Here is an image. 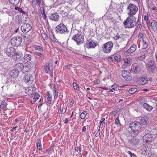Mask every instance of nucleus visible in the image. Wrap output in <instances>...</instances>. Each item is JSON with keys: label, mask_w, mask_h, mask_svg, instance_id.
I'll use <instances>...</instances> for the list:
<instances>
[{"label": "nucleus", "mask_w": 157, "mask_h": 157, "mask_svg": "<svg viewBox=\"0 0 157 157\" xmlns=\"http://www.w3.org/2000/svg\"><path fill=\"white\" fill-rule=\"evenodd\" d=\"M144 147L145 148H143L141 150L142 153L144 155H146L148 153L149 151V148H148L147 146H146L145 145L144 146Z\"/></svg>", "instance_id": "31"}, {"label": "nucleus", "mask_w": 157, "mask_h": 157, "mask_svg": "<svg viewBox=\"0 0 157 157\" xmlns=\"http://www.w3.org/2000/svg\"><path fill=\"white\" fill-rule=\"evenodd\" d=\"M36 90V88L34 86L29 87H27L25 90V93L28 94H32L33 92Z\"/></svg>", "instance_id": "24"}, {"label": "nucleus", "mask_w": 157, "mask_h": 157, "mask_svg": "<svg viewBox=\"0 0 157 157\" xmlns=\"http://www.w3.org/2000/svg\"><path fill=\"white\" fill-rule=\"evenodd\" d=\"M148 80L145 78L144 76H142L140 79L139 82L141 85H144L146 84L148 82Z\"/></svg>", "instance_id": "27"}, {"label": "nucleus", "mask_w": 157, "mask_h": 157, "mask_svg": "<svg viewBox=\"0 0 157 157\" xmlns=\"http://www.w3.org/2000/svg\"><path fill=\"white\" fill-rule=\"evenodd\" d=\"M24 66L22 63H19L15 65V70L11 72L9 75V78L11 79V81H13L15 78L18 75V73L20 72L24 69Z\"/></svg>", "instance_id": "2"}, {"label": "nucleus", "mask_w": 157, "mask_h": 157, "mask_svg": "<svg viewBox=\"0 0 157 157\" xmlns=\"http://www.w3.org/2000/svg\"><path fill=\"white\" fill-rule=\"evenodd\" d=\"M15 9L16 10L20 12L23 13H25V12L23 11L21 8H20L17 6H16Z\"/></svg>", "instance_id": "43"}, {"label": "nucleus", "mask_w": 157, "mask_h": 157, "mask_svg": "<svg viewBox=\"0 0 157 157\" xmlns=\"http://www.w3.org/2000/svg\"><path fill=\"white\" fill-rule=\"evenodd\" d=\"M56 32L58 33L65 34L68 33L69 30L63 23H60L56 28Z\"/></svg>", "instance_id": "4"}, {"label": "nucleus", "mask_w": 157, "mask_h": 157, "mask_svg": "<svg viewBox=\"0 0 157 157\" xmlns=\"http://www.w3.org/2000/svg\"><path fill=\"white\" fill-rule=\"evenodd\" d=\"M136 47L137 46L136 44L132 45L129 49L125 51L124 54L127 56L129 55L131 53L135 52Z\"/></svg>", "instance_id": "19"}, {"label": "nucleus", "mask_w": 157, "mask_h": 157, "mask_svg": "<svg viewBox=\"0 0 157 157\" xmlns=\"http://www.w3.org/2000/svg\"><path fill=\"white\" fill-rule=\"evenodd\" d=\"M149 157H157V155L155 154H151L149 155Z\"/></svg>", "instance_id": "55"}, {"label": "nucleus", "mask_w": 157, "mask_h": 157, "mask_svg": "<svg viewBox=\"0 0 157 157\" xmlns=\"http://www.w3.org/2000/svg\"><path fill=\"white\" fill-rule=\"evenodd\" d=\"M105 118H104L101 119L100 122V127L102 124V127H105L106 125V124L105 122Z\"/></svg>", "instance_id": "39"}, {"label": "nucleus", "mask_w": 157, "mask_h": 157, "mask_svg": "<svg viewBox=\"0 0 157 157\" xmlns=\"http://www.w3.org/2000/svg\"><path fill=\"white\" fill-rule=\"evenodd\" d=\"M127 152L130 155L131 157H136V156L135 154L132 153L130 151H128Z\"/></svg>", "instance_id": "46"}, {"label": "nucleus", "mask_w": 157, "mask_h": 157, "mask_svg": "<svg viewBox=\"0 0 157 157\" xmlns=\"http://www.w3.org/2000/svg\"><path fill=\"white\" fill-rule=\"evenodd\" d=\"M72 39L76 42L78 45L82 43L84 41V36L78 33L76 34H74Z\"/></svg>", "instance_id": "7"}, {"label": "nucleus", "mask_w": 157, "mask_h": 157, "mask_svg": "<svg viewBox=\"0 0 157 157\" xmlns=\"http://www.w3.org/2000/svg\"><path fill=\"white\" fill-rule=\"evenodd\" d=\"M35 55L39 56L40 58H42L44 57V56L40 52H34Z\"/></svg>", "instance_id": "40"}, {"label": "nucleus", "mask_w": 157, "mask_h": 157, "mask_svg": "<svg viewBox=\"0 0 157 157\" xmlns=\"http://www.w3.org/2000/svg\"><path fill=\"white\" fill-rule=\"evenodd\" d=\"M79 150V151L80 150H79V148L78 147H76L75 148V151H77V152H78V150Z\"/></svg>", "instance_id": "60"}, {"label": "nucleus", "mask_w": 157, "mask_h": 157, "mask_svg": "<svg viewBox=\"0 0 157 157\" xmlns=\"http://www.w3.org/2000/svg\"><path fill=\"white\" fill-rule=\"evenodd\" d=\"M41 15H42V16L43 18L44 19H46V16L44 10L42 11V12H41Z\"/></svg>", "instance_id": "50"}, {"label": "nucleus", "mask_w": 157, "mask_h": 157, "mask_svg": "<svg viewBox=\"0 0 157 157\" xmlns=\"http://www.w3.org/2000/svg\"><path fill=\"white\" fill-rule=\"evenodd\" d=\"M147 24L149 28L150 27L154 32H157V24L155 20L151 19Z\"/></svg>", "instance_id": "14"}, {"label": "nucleus", "mask_w": 157, "mask_h": 157, "mask_svg": "<svg viewBox=\"0 0 157 157\" xmlns=\"http://www.w3.org/2000/svg\"><path fill=\"white\" fill-rule=\"evenodd\" d=\"M24 69L23 70H24L25 71L28 72L30 70V69L29 67L27 66H24Z\"/></svg>", "instance_id": "49"}, {"label": "nucleus", "mask_w": 157, "mask_h": 157, "mask_svg": "<svg viewBox=\"0 0 157 157\" xmlns=\"http://www.w3.org/2000/svg\"><path fill=\"white\" fill-rule=\"evenodd\" d=\"M24 80L25 83L28 85L31 84L34 81V78L30 74H27L24 78Z\"/></svg>", "instance_id": "16"}, {"label": "nucleus", "mask_w": 157, "mask_h": 157, "mask_svg": "<svg viewBox=\"0 0 157 157\" xmlns=\"http://www.w3.org/2000/svg\"><path fill=\"white\" fill-rule=\"evenodd\" d=\"M124 63L122 65V67L123 69L127 67L128 65L131 64V62L130 59L128 58H125L124 59Z\"/></svg>", "instance_id": "25"}, {"label": "nucleus", "mask_w": 157, "mask_h": 157, "mask_svg": "<svg viewBox=\"0 0 157 157\" xmlns=\"http://www.w3.org/2000/svg\"><path fill=\"white\" fill-rule=\"evenodd\" d=\"M69 119V118H67L66 119V121L65 122H64V124H67V122L68 121V119Z\"/></svg>", "instance_id": "61"}, {"label": "nucleus", "mask_w": 157, "mask_h": 157, "mask_svg": "<svg viewBox=\"0 0 157 157\" xmlns=\"http://www.w3.org/2000/svg\"><path fill=\"white\" fill-rule=\"evenodd\" d=\"M59 16L57 12L51 13L49 16L50 19L52 21L57 22L59 19Z\"/></svg>", "instance_id": "18"}, {"label": "nucleus", "mask_w": 157, "mask_h": 157, "mask_svg": "<svg viewBox=\"0 0 157 157\" xmlns=\"http://www.w3.org/2000/svg\"><path fill=\"white\" fill-rule=\"evenodd\" d=\"M155 68V61L153 60H150L147 64V69L149 72H153Z\"/></svg>", "instance_id": "11"}, {"label": "nucleus", "mask_w": 157, "mask_h": 157, "mask_svg": "<svg viewBox=\"0 0 157 157\" xmlns=\"http://www.w3.org/2000/svg\"><path fill=\"white\" fill-rule=\"evenodd\" d=\"M39 97L40 96L39 94H35L33 98V100L36 102L38 99Z\"/></svg>", "instance_id": "45"}, {"label": "nucleus", "mask_w": 157, "mask_h": 157, "mask_svg": "<svg viewBox=\"0 0 157 157\" xmlns=\"http://www.w3.org/2000/svg\"><path fill=\"white\" fill-rule=\"evenodd\" d=\"M66 109L65 108H63L62 109V114H64L65 113L66 111Z\"/></svg>", "instance_id": "54"}, {"label": "nucleus", "mask_w": 157, "mask_h": 157, "mask_svg": "<svg viewBox=\"0 0 157 157\" xmlns=\"http://www.w3.org/2000/svg\"><path fill=\"white\" fill-rule=\"evenodd\" d=\"M137 91V89L136 88H131L128 91L129 93L130 94H132Z\"/></svg>", "instance_id": "41"}, {"label": "nucleus", "mask_w": 157, "mask_h": 157, "mask_svg": "<svg viewBox=\"0 0 157 157\" xmlns=\"http://www.w3.org/2000/svg\"><path fill=\"white\" fill-rule=\"evenodd\" d=\"M34 47L35 50L39 51L40 52L43 51V48L40 46L35 45H34Z\"/></svg>", "instance_id": "38"}, {"label": "nucleus", "mask_w": 157, "mask_h": 157, "mask_svg": "<svg viewBox=\"0 0 157 157\" xmlns=\"http://www.w3.org/2000/svg\"><path fill=\"white\" fill-rule=\"evenodd\" d=\"M7 103L5 101H2L0 105V109H3L5 108L7 106Z\"/></svg>", "instance_id": "36"}, {"label": "nucleus", "mask_w": 157, "mask_h": 157, "mask_svg": "<svg viewBox=\"0 0 157 157\" xmlns=\"http://www.w3.org/2000/svg\"><path fill=\"white\" fill-rule=\"evenodd\" d=\"M145 55H143L141 57H139V58L140 59H144L145 58Z\"/></svg>", "instance_id": "59"}, {"label": "nucleus", "mask_w": 157, "mask_h": 157, "mask_svg": "<svg viewBox=\"0 0 157 157\" xmlns=\"http://www.w3.org/2000/svg\"><path fill=\"white\" fill-rule=\"evenodd\" d=\"M73 88L75 90H79V87L76 83L74 82L73 83Z\"/></svg>", "instance_id": "44"}, {"label": "nucleus", "mask_w": 157, "mask_h": 157, "mask_svg": "<svg viewBox=\"0 0 157 157\" xmlns=\"http://www.w3.org/2000/svg\"><path fill=\"white\" fill-rule=\"evenodd\" d=\"M141 123L144 125H146L149 122V119L148 117L146 116L142 117L140 120Z\"/></svg>", "instance_id": "23"}, {"label": "nucleus", "mask_w": 157, "mask_h": 157, "mask_svg": "<svg viewBox=\"0 0 157 157\" xmlns=\"http://www.w3.org/2000/svg\"><path fill=\"white\" fill-rule=\"evenodd\" d=\"M22 57V55L21 53H18L14 57V59L15 60H21Z\"/></svg>", "instance_id": "33"}, {"label": "nucleus", "mask_w": 157, "mask_h": 157, "mask_svg": "<svg viewBox=\"0 0 157 157\" xmlns=\"http://www.w3.org/2000/svg\"><path fill=\"white\" fill-rule=\"evenodd\" d=\"M36 146L37 149L40 151L42 149V146L41 144V142L40 139H38L36 142Z\"/></svg>", "instance_id": "30"}, {"label": "nucleus", "mask_w": 157, "mask_h": 157, "mask_svg": "<svg viewBox=\"0 0 157 157\" xmlns=\"http://www.w3.org/2000/svg\"><path fill=\"white\" fill-rule=\"evenodd\" d=\"M98 44V42L91 39L88 40L86 42V45L88 49L95 48Z\"/></svg>", "instance_id": "9"}, {"label": "nucleus", "mask_w": 157, "mask_h": 157, "mask_svg": "<svg viewBox=\"0 0 157 157\" xmlns=\"http://www.w3.org/2000/svg\"><path fill=\"white\" fill-rule=\"evenodd\" d=\"M153 137L151 134H147L143 137V141L144 142L148 143L150 142L151 140V138Z\"/></svg>", "instance_id": "20"}, {"label": "nucleus", "mask_w": 157, "mask_h": 157, "mask_svg": "<svg viewBox=\"0 0 157 157\" xmlns=\"http://www.w3.org/2000/svg\"><path fill=\"white\" fill-rule=\"evenodd\" d=\"M100 82V81L98 79H96V80L95 81L94 83L96 85L98 84Z\"/></svg>", "instance_id": "56"}, {"label": "nucleus", "mask_w": 157, "mask_h": 157, "mask_svg": "<svg viewBox=\"0 0 157 157\" xmlns=\"http://www.w3.org/2000/svg\"><path fill=\"white\" fill-rule=\"evenodd\" d=\"M88 112L86 111H84L82 112L80 115L79 117L82 119H84L86 116L88 114Z\"/></svg>", "instance_id": "34"}, {"label": "nucleus", "mask_w": 157, "mask_h": 157, "mask_svg": "<svg viewBox=\"0 0 157 157\" xmlns=\"http://www.w3.org/2000/svg\"><path fill=\"white\" fill-rule=\"evenodd\" d=\"M51 89L52 90L53 92L56 93V92L57 91L56 87V85L53 83L51 84Z\"/></svg>", "instance_id": "42"}, {"label": "nucleus", "mask_w": 157, "mask_h": 157, "mask_svg": "<svg viewBox=\"0 0 157 157\" xmlns=\"http://www.w3.org/2000/svg\"><path fill=\"white\" fill-rule=\"evenodd\" d=\"M143 107L149 112L151 111L153 109V107L147 103H144L143 104Z\"/></svg>", "instance_id": "26"}, {"label": "nucleus", "mask_w": 157, "mask_h": 157, "mask_svg": "<svg viewBox=\"0 0 157 157\" xmlns=\"http://www.w3.org/2000/svg\"><path fill=\"white\" fill-rule=\"evenodd\" d=\"M121 75L126 81H130L132 79L131 74L127 71L123 70Z\"/></svg>", "instance_id": "15"}, {"label": "nucleus", "mask_w": 157, "mask_h": 157, "mask_svg": "<svg viewBox=\"0 0 157 157\" xmlns=\"http://www.w3.org/2000/svg\"><path fill=\"white\" fill-rule=\"evenodd\" d=\"M32 59V56L31 52L25 53L24 56V60L25 62H29Z\"/></svg>", "instance_id": "22"}, {"label": "nucleus", "mask_w": 157, "mask_h": 157, "mask_svg": "<svg viewBox=\"0 0 157 157\" xmlns=\"http://www.w3.org/2000/svg\"><path fill=\"white\" fill-rule=\"evenodd\" d=\"M50 92L49 91H47L48 97L46 100V101L48 104L51 103L52 99V95L50 93Z\"/></svg>", "instance_id": "28"}, {"label": "nucleus", "mask_w": 157, "mask_h": 157, "mask_svg": "<svg viewBox=\"0 0 157 157\" xmlns=\"http://www.w3.org/2000/svg\"><path fill=\"white\" fill-rule=\"evenodd\" d=\"M83 57L84 58H85L86 59H91V57L88 56H83Z\"/></svg>", "instance_id": "58"}, {"label": "nucleus", "mask_w": 157, "mask_h": 157, "mask_svg": "<svg viewBox=\"0 0 157 157\" xmlns=\"http://www.w3.org/2000/svg\"><path fill=\"white\" fill-rule=\"evenodd\" d=\"M154 147L157 149V142L154 143Z\"/></svg>", "instance_id": "64"}, {"label": "nucleus", "mask_w": 157, "mask_h": 157, "mask_svg": "<svg viewBox=\"0 0 157 157\" xmlns=\"http://www.w3.org/2000/svg\"><path fill=\"white\" fill-rule=\"evenodd\" d=\"M138 38L140 40H143V35L141 33H140L138 36Z\"/></svg>", "instance_id": "48"}, {"label": "nucleus", "mask_w": 157, "mask_h": 157, "mask_svg": "<svg viewBox=\"0 0 157 157\" xmlns=\"http://www.w3.org/2000/svg\"><path fill=\"white\" fill-rule=\"evenodd\" d=\"M37 4L39 5H40V4L41 3V2L40 1V0H36Z\"/></svg>", "instance_id": "57"}, {"label": "nucleus", "mask_w": 157, "mask_h": 157, "mask_svg": "<svg viewBox=\"0 0 157 157\" xmlns=\"http://www.w3.org/2000/svg\"><path fill=\"white\" fill-rule=\"evenodd\" d=\"M22 42V38L20 36H15L11 40V43L13 46H18Z\"/></svg>", "instance_id": "8"}, {"label": "nucleus", "mask_w": 157, "mask_h": 157, "mask_svg": "<svg viewBox=\"0 0 157 157\" xmlns=\"http://www.w3.org/2000/svg\"><path fill=\"white\" fill-rule=\"evenodd\" d=\"M153 134L155 136H157V130L155 129L154 130Z\"/></svg>", "instance_id": "52"}, {"label": "nucleus", "mask_w": 157, "mask_h": 157, "mask_svg": "<svg viewBox=\"0 0 157 157\" xmlns=\"http://www.w3.org/2000/svg\"><path fill=\"white\" fill-rule=\"evenodd\" d=\"M22 31L25 33L29 32L32 29V27L30 24L28 23L23 24L21 27Z\"/></svg>", "instance_id": "17"}, {"label": "nucleus", "mask_w": 157, "mask_h": 157, "mask_svg": "<svg viewBox=\"0 0 157 157\" xmlns=\"http://www.w3.org/2000/svg\"><path fill=\"white\" fill-rule=\"evenodd\" d=\"M100 132H97L95 134V136L96 137L100 135Z\"/></svg>", "instance_id": "62"}, {"label": "nucleus", "mask_w": 157, "mask_h": 157, "mask_svg": "<svg viewBox=\"0 0 157 157\" xmlns=\"http://www.w3.org/2000/svg\"><path fill=\"white\" fill-rule=\"evenodd\" d=\"M128 12V16H134L138 10V8L136 5L130 3L127 9Z\"/></svg>", "instance_id": "5"}, {"label": "nucleus", "mask_w": 157, "mask_h": 157, "mask_svg": "<svg viewBox=\"0 0 157 157\" xmlns=\"http://www.w3.org/2000/svg\"><path fill=\"white\" fill-rule=\"evenodd\" d=\"M114 58L115 60L117 62H119L120 61L121 56L119 54L115 55L114 56Z\"/></svg>", "instance_id": "37"}, {"label": "nucleus", "mask_w": 157, "mask_h": 157, "mask_svg": "<svg viewBox=\"0 0 157 157\" xmlns=\"http://www.w3.org/2000/svg\"><path fill=\"white\" fill-rule=\"evenodd\" d=\"M141 70V68L139 64H133L131 67V72L133 74H137Z\"/></svg>", "instance_id": "13"}, {"label": "nucleus", "mask_w": 157, "mask_h": 157, "mask_svg": "<svg viewBox=\"0 0 157 157\" xmlns=\"http://www.w3.org/2000/svg\"><path fill=\"white\" fill-rule=\"evenodd\" d=\"M42 36H43V39L44 40H46L47 39V36L45 34H43Z\"/></svg>", "instance_id": "53"}, {"label": "nucleus", "mask_w": 157, "mask_h": 157, "mask_svg": "<svg viewBox=\"0 0 157 157\" xmlns=\"http://www.w3.org/2000/svg\"><path fill=\"white\" fill-rule=\"evenodd\" d=\"M136 19L135 17L128 16V17L123 22L125 28H133L136 25Z\"/></svg>", "instance_id": "3"}, {"label": "nucleus", "mask_w": 157, "mask_h": 157, "mask_svg": "<svg viewBox=\"0 0 157 157\" xmlns=\"http://www.w3.org/2000/svg\"><path fill=\"white\" fill-rule=\"evenodd\" d=\"M115 123L116 125H120L121 124L120 123L119 117H118L116 118L115 120Z\"/></svg>", "instance_id": "47"}, {"label": "nucleus", "mask_w": 157, "mask_h": 157, "mask_svg": "<svg viewBox=\"0 0 157 157\" xmlns=\"http://www.w3.org/2000/svg\"><path fill=\"white\" fill-rule=\"evenodd\" d=\"M116 111H114L112 112V115L113 116H114L116 114Z\"/></svg>", "instance_id": "63"}, {"label": "nucleus", "mask_w": 157, "mask_h": 157, "mask_svg": "<svg viewBox=\"0 0 157 157\" xmlns=\"http://www.w3.org/2000/svg\"><path fill=\"white\" fill-rule=\"evenodd\" d=\"M129 127L132 131L130 133V136L132 137H135L138 135L140 132V129L142 127L141 123L138 121L130 123Z\"/></svg>", "instance_id": "1"}, {"label": "nucleus", "mask_w": 157, "mask_h": 157, "mask_svg": "<svg viewBox=\"0 0 157 157\" xmlns=\"http://www.w3.org/2000/svg\"><path fill=\"white\" fill-rule=\"evenodd\" d=\"M142 45V49H146L148 47V43L145 41L144 40L141 42Z\"/></svg>", "instance_id": "35"}, {"label": "nucleus", "mask_w": 157, "mask_h": 157, "mask_svg": "<svg viewBox=\"0 0 157 157\" xmlns=\"http://www.w3.org/2000/svg\"><path fill=\"white\" fill-rule=\"evenodd\" d=\"M113 46V43L111 41H109L104 44L103 47H102L103 52L106 53H110Z\"/></svg>", "instance_id": "6"}, {"label": "nucleus", "mask_w": 157, "mask_h": 157, "mask_svg": "<svg viewBox=\"0 0 157 157\" xmlns=\"http://www.w3.org/2000/svg\"><path fill=\"white\" fill-rule=\"evenodd\" d=\"M44 70L46 73H49L51 71L49 63H46L44 65Z\"/></svg>", "instance_id": "32"}, {"label": "nucleus", "mask_w": 157, "mask_h": 157, "mask_svg": "<svg viewBox=\"0 0 157 157\" xmlns=\"http://www.w3.org/2000/svg\"><path fill=\"white\" fill-rule=\"evenodd\" d=\"M139 139L133 138L130 140L129 141V142L131 144V146L134 147L136 146L139 144Z\"/></svg>", "instance_id": "21"}, {"label": "nucleus", "mask_w": 157, "mask_h": 157, "mask_svg": "<svg viewBox=\"0 0 157 157\" xmlns=\"http://www.w3.org/2000/svg\"><path fill=\"white\" fill-rule=\"evenodd\" d=\"M144 18L145 21H146V23H148L151 19H149L150 17V15L149 13H143Z\"/></svg>", "instance_id": "29"}, {"label": "nucleus", "mask_w": 157, "mask_h": 157, "mask_svg": "<svg viewBox=\"0 0 157 157\" xmlns=\"http://www.w3.org/2000/svg\"><path fill=\"white\" fill-rule=\"evenodd\" d=\"M16 51L13 47L7 48L6 50V52L8 56L9 57H12L15 55Z\"/></svg>", "instance_id": "12"}, {"label": "nucleus", "mask_w": 157, "mask_h": 157, "mask_svg": "<svg viewBox=\"0 0 157 157\" xmlns=\"http://www.w3.org/2000/svg\"><path fill=\"white\" fill-rule=\"evenodd\" d=\"M53 94L55 99H56L58 98V93L57 92V91L56 92V93L53 92Z\"/></svg>", "instance_id": "51"}, {"label": "nucleus", "mask_w": 157, "mask_h": 157, "mask_svg": "<svg viewBox=\"0 0 157 157\" xmlns=\"http://www.w3.org/2000/svg\"><path fill=\"white\" fill-rule=\"evenodd\" d=\"M126 36L124 34H119L117 33L116 35L113 37L114 40L121 43L125 41L126 39Z\"/></svg>", "instance_id": "10"}]
</instances>
